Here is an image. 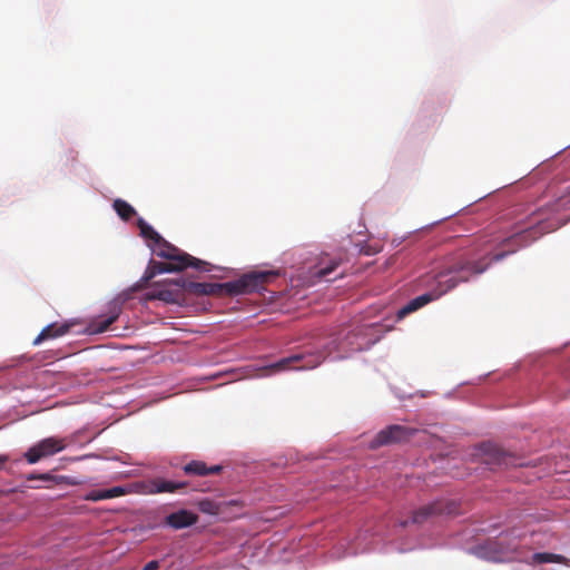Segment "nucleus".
Here are the masks:
<instances>
[{"label": "nucleus", "instance_id": "f8f14e48", "mask_svg": "<svg viewBox=\"0 0 570 570\" xmlns=\"http://www.w3.org/2000/svg\"><path fill=\"white\" fill-rule=\"evenodd\" d=\"M197 521L198 517L188 510H179L166 517V523L174 529H183L195 524Z\"/></svg>", "mask_w": 570, "mask_h": 570}, {"label": "nucleus", "instance_id": "f03ea898", "mask_svg": "<svg viewBox=\"0 0 570 570\" xmlns=\"http://www.w3.org/2000/svg\"><path fill=\"white\" fill-rule=\"evenodd\" d=\"M277 273L272 271L250 272L238 279L225 284L190 283L188 291L195 295L218 296L224 291L230 295L249 294L264 288L265 284L275 278Z\"/></svg>", "mask_w": 570, "mask_h": 570}, {"label": "nucleus", "instance_id": "aec40b11", "mask_svg": "<svg viewBox=\"0 0 570 570\" xmlns=\"http://www.w3.org/2000/svg\"><path fill=\"white\" fill-rule=\"evenodd\" d=\"M199 511L210 515H218L222 512V503H217L210 499H203L197 502Z\"/></svg>", "mask_w": 570, "mask_h": 570}, {"label": "nucleus", "instance_id": "f257e3e1", "mask_svg": "<svg viewBox=\"0 0 570 570\" xmlns=\"http://www.w3.org/2000/svg\"><path fill=\"white\" fill-rule=\"evenodd\" d=\"M513 252L514 249L495 253L491 258L490 252H484L478 258L465 252L451 255L446 258L440 271L429 273L422 278V285L428 287L429 292L411 299L405 306L400 308L397 318L401 320L428 303L438 299L460 283L468 282L472 276L484 273L492 262L501 261Z\"/></svg>", "mask_w": 570, "mask_h": 570}, {"label": "nucleus", "instance_id": "7ed1b4c3", "mask_svg": "<svg viewBox=\"0 0 570 570\" xmlns=\"http://www.w3.org/2000/svg\"><path fill=\"white\" fill-rule=\"evenodd\" d=\"M564 223L566 222L559 219L544 218L541 212L534 213L530 217L528 227L515 233L512 237L504 239L503 243H522V245H527L540 236L558 229Z\"/></svg>", "mask_w": 570, "mask_h": 570}, {"label": "nucleus", "instance_id": "1a4fd4ad", "mask_svg": "<svg viewBox=\"0 0 570 570\" xmlns=\"http://www.w3.org/2000/svg\"><path fill=\"white\" fill-rule=\"evenodd\" d=\"M454 502L435 501L416 510L411 519L412 523H422L432 515L452 514L455 512Z\"/></svg>", "mask_w": 570, "mask_h": 570}, {"label": "nucleus", "instance_id": "4be33fe9", "mask_svg": "<svg viewBox=\"0 0 570 570\" xmlns=\"http://www.w3.org/2000/svg\"><path fill=\"white\" fill-rule=\"evenodd\" d=\"M128 491L124 487H114L111 489L101 490V500H108L112 498H118L127 494Z\"/></svg>", "mask_w": 570, "mask_h": 570}, {"label": "nucleus", "instance_id": "0eeeda50", "mask_svg": "<svg viewBox=\"0 0 570 570\" xmlns=\"http://www.w3.org/2000/svg\"><path fill=\"white\" fill-rule=\"evenodd\" d=\"M416 433L415 429L393 424L381 430L371 443L372 448H380L393 443L409 441Z\"/></svg>", "mask_w": 570, "mask_h": 570}, {"label": "nucleus", "instance_id": "9d476101", "mask_svg": "<svg viewBox=\"0 0 570 570\" xmlns=\"http://www.w3.org/2000/svg\"><path fill=\"white\" fill-rule=\"evenodd\" d=\"M120 315V308L114 305L107 314L98 315L90 320L86 332L88 334H99L109 330L110 325L115 323Z\"/></svg>", "mask_w": 570, "mask_h": 570}, {"label": "nucleus", "instance_id": "39448f33", "mask_svg": "<svg viewBox=\"0 0 570 570\" xmlns=\"http://www.w3.org/2000/svg\"><path fill=\"white\" fill-rule=\"evenodd\" d=\"M68 445L67 439L50 436L46 438L33 446H31L26 453L24 458L28 463L35 464L42 458L53 455L63 451Z\"/></svg>", "mask_w": 570, "mask_h": 570}, {"label": "nucleus", "instance_id": "ddd939ff", "mask_svg": "<svg viewBox=\"0 0 570 570\" xmlns=\"http://www.w3.org/2000/svg\"><path fill=\"white\" fill-rule=\"evenodd\" d=\"M187 487V482H174L164 479L151 480L148 484V493H164V492H176L179 489Z\"/></svg>", "mask_w": 570, "mask_h": 570}, {"label": "nucleus", "instance_id": "2eb2a0df", "mask_svg": "<svg viewBox=\"0 0 570 570\" xmlns=\"http://www.w3.org/2000/svg\"><path fill=\"white\" fill-rule=\"evenodd\" d=\"M183 470L186 474L207 475L218 474L223 468L222 465L207 466V464L203 461H191L184 465Z\"/></svg>", "mask_w": 570, "mask_h": 570}, {"label": "nucleus", "instance_id": "6e6552de", "mask_svg": "<svg viewBox=\"0 0 570 570\" xmlns=\"http://www.w3.org/2000/svg\"><path fill=\"white\" fill-rule=\"evenodd\" d=\"M322 363V357L320 355H303V354H294L289 357H284L278 362L272 364L268 368L274 372L284 371L288 368L295 370H307L314 368Z\"/></svg>", "mask_w": 570, "mask_h": 570}, {"label": "nucleus", "instance_id": "cd10ccee", "mask_svg": "<svg viewBox=\"0 0 570 570\" xmlns=\"http://www.w3.org/2000/svg\"><path fill=\"white\" fill-rule=\"evenodd\" d=\"M407 523H409V521H403V522H401V525L405 527V525H407Z\"/></svg>", "mask_w": 570, "mask_h": 570}, {"label": "nucleus", "instance_id": "423d86ee", "mask_svg": "<svg viewBox=\"0 0 570 570\" xmlns=\"http://www.w3.org/2000/svg\"><path fill=\"white\" fill-rule=\"evenodd\" d=\"M478 455L484 464L490 466V469L515 464V458L511 453L491 442L482 443L478 448Z\"/></svg>", "mask_w": 570, "mask_h": 570}, {"label": "nucleus", "instance_id": "bb28decb", "mask_svg": "<svg viewBox=\"0 0 570 570\" xmlns=\"http://www.w3.org/2000/svg\"><path fill=\"white\" fill-rule=\"evenodd\" d=\"M8 461V458L4 455H0V470L3 468L4 463Z\"/></svg>", "mask_w": 570, "mask_h": 570}, {"label": "nucleus", "instance_id": "393cba45", "mask_svg": "<svg viewBox=\"0 0 570 570\" xmlns=\"http://www.w3.org/2000/svg\"><path fill=\"white\" fill-rule=\"evenodd\" d=\"M27 479L29 481H31V480H51V475L50 474H39V475L30 474Z\"/></svg>", "mask_w": 570, "mask_h": 570}, {"label": "nucleus", "instance_id": "5701e85b", "mask_svg": "<svg viewBox=\"0 0 570 570\" xmlns=\"http://www.w3.org/2000/svg\"><path fill=\"white\" fill-rule=\"evenodd\" d=\"M340 265V262L338 261H334L331 265L326 266V267H322L320 268L318 271V275L321 277H326L327 275H330L333 271L336 269V267Z\"/></svg>", "mask_w": 570, "mask_h": 570}, {"label": "nucleus", "instance_id": "9b49d317", "mask_svg": "<svg viewBox=\"0 0 570 570\" xmlns=\"http://www.w3.org/2000/svg\"><path fill=\"white\" fill-rule=\"evenodd\" d=\"M75 324L71 322H65L62 324L51 323L43 327L38 336L33 340V345H39L43 341L53 340L68 334Z\"/></svg>", "mask_w": 570, "mask_h": 570}, {"label": "nucleus", "instance_id": "4468645a", "mask_svg": "<svg viewBox=\"0 0 570 570\" xmlns=\"http://www.w3.org/2000/svg\"><path fill=\"white\" fill-rule=\"evenodd\" d=\"M174 272H181V266L166 264L164 262L150 261L142 279L149 282L158 274Z\"/></svg>", "mask_w": 570, "mask_h": 570}, {"label": "nucleus", "instance_id": "6ab92c4d", "mask_svg": "<svg viewBox=\"0 0 570 570\" xmlns=\"http://www.w3.org/2000/svg\"><path fill=\"white\" fill-rule=\"evenodd\" d=\"M147 298L149 299H159L166 303H174L176 302V293L167 289V288H157L149 293H147Z\"/></svg>", "mask_w": 570, "mask_h": 570}, {"label": "nucleus", "instance_id": "a878e982", "mask_svg": "<svg viewBox=\"0 0 570 570\" xmlns=\"http://www.w3.org/2000/svg\"><path fill=\"white\" fill-rule=\"evenodd\" d=\"M159 568V562L157 560H151L145 564L142 570H157Z\"/></svg>", "mask_w": 570, "mask_h": 570}, {"label": "nucleus", "instance_id": "a211bd4d", "mask_svg": "<svg viewBox=\"0 0 570 570\" xmlns=\"http://www.w3.org/2000/svg\"><path fill=\"white\" fill-rule=\"evenodd\" d=\"M137 226L140 230V236L146 239L151 240L154 243L153 246H155L161 239V236L150 225H148L142 218H139L137 220Z\"/></svg>", "mask_w": 570, "mask_h": 570}, {"label": "nucleus", "instance_id": "20e7f679", "mask_svg": "<svg viewBox=\"0 0 570 570\" xmlns=\"http://www.w3.org/2000/svg\"><path fill=\"white\" fill-rule=\"evenodd\" d=\"M154 253L161 258L167 259L166 264L178 265L181 266V271L194 267L196 269H203L207 263L200 261L173 244L168 243L166 239L161 237V239L155 245L151 246Z\"/></svg>", "mask_w": 570, "mask_h": 570}, {"label": "nucleus", "instance_id": "412c9836", "mask_svg": "<svg viewBox=\"0 0 570 570\" xmlns=\"http://www.w3.org/2000/svg\"><path fill=\"white\" fill-rule=\"evenodd\" d=\"M570 186L568 187V195H563L559 199L556 200L553 205H551L550 210L552 213H560L567 209H570ZM570 217L568 218V220Z\"/></svg>", "mask_w": 570, "mask_h": 570}, {"label": "nucleus", "instance_id": "f3484780", "mask_svg": "<svg viewBox=\"0 0 570 570\" xmlns=\"http://www.w3.org/2000/svg\"><path fill=\"white\" fill-rule=\"evenodd\" d=\"M112 207L118 216L126 222L136 215L135 208L124 199L114 200Z\"/></svg>", "mask_w": 570, "mask_h": 570}, {"label": "nucleus", "instance_id": "dca6fc26", "mask_svg": "<svg viewBox=\"0 0 570 570\" xmlns=\"http://www.w3.org/2000/svg\"><path fill=\"white\" fill-rule=\"evenodd\" d=\"M532 564H542V563H560L564 566H570V559L562 554H556L550 552H537L531 557Z\"/></svg>", "mask_w": 570, "mask_h": 570}, {"label": "nucleus", "instance_id": "b1692460", "mask_svg": "<svg viewBox=\"0 0 570 570\" xmlns=\"http://www.w3.org/2000/svg\"><path fill=\"white\" fill-rule=\"evenodd\" d=\"M101 490H94L91 492H89L88 494H86L85 499L87 501H100L101 500Z\"/></svg>", "mask_w": 570, "mask_h": 570}]
</instances>
